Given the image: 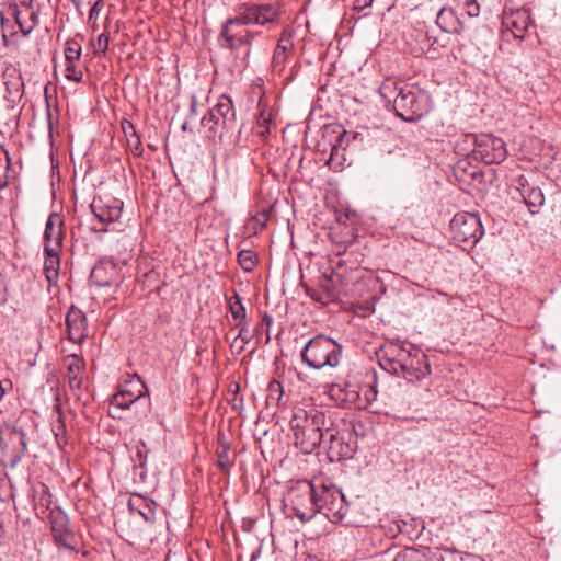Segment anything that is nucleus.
<instances>
[{"instance_id":"obj_60","label":"nucleus","mask_w":561,"mask_h":561,"mask_svg":"<svg viewBox=\"0 0 561 561\" xmlns=\"http://www.w3.org/2000/svg\"><path fill=\"white\" fill-rule=\"evenodd\" d=\"M465 3H477V0H465Z\"/></svg>"},{"instance_id":"obj_58","label":"nucleus","mask_w":561,"mask_h":561,"mask_svg":"<svg viewBox=\"0 0 561 561\" xmlns=\"http://www.w3.org/2000/svg\"><path fill=\"white\" fill-rule=\"evenodd\" d=\"M257 554H259V551H257V552H254V553L252 554L251 561H254V560L256 559V556H257Z\"/></svg>"},{"instance_id":"obj_63","label":"nucleus","mask_w":561,"mask_h":561,"mask_svg":"<svg viewBox=\"0 0 561 561\" xmlns=\"http://www.w3.org/2000/svg\"><path fill=\"white\" fill-rule=\"evenodd\" d=\"M5 301H0V306L3 305Z\"/></svg>"},{"instance_id":"obj_47","label":"nucleus","mask_w":561,"mask_h":561,"mask_svg":"<svg viewBox=\"0 0 561 561\" xmlns=\"http://www.w3.org/2000/svg\"><path fill=\"white\" fill-rule=\"evenodd\" d=\"M310 297H311L313 300H316V301H318V302H320V304H322V305H327V304L331 302V301H330L331 299H333V297H334V293H333V291L328 290V291H327V294H325V297H324V296H322V295L320 296V295H316V294H310Z\"/></svg>"},{"instance_id":"obj_42","label":"nucleus","mask_w":561,"mask_h":561,"mask_svg":"<svg viewBox=\"0 0 561 561\" xmlns=\"http://www.w3.org/2000/svg\"><path fill=\"white\" fill-rule=\"evenodd\" d=\"M534 185L529 183L525 175H518L514 179V187L519 193L520 197L527 193Z\"/></svg>"},{"instance_id":"obj_43","label":"nucleus","mask_w":561,"mask_h":561,"mask_svg":"<svg viewBox=\"0 0 561 561\" xmlns=\"http://www.w3.org/2000/svg\"><path fill=\"white\" fill-rule=\"evenodd\" d=\"M268 214L266 211H262L251 219V224L253 225L254 233H257L259 231L263 230L267 222Z\"/></svg>"},{"instance_id":"obj_38","label":"nucleus","mask_w":561,"mask_h":561,"mask_svg":"<svg viewBox=\"0 0 561 561\" xmlns=\"http://www.w3.org/2000/svg\"><path fill=\"white\" fill-rule=\"evenodd\" d=\"M402 364H403V362H399L398 358L379 359L380 367L383 370H386L387 373L394 375V376H401Z\"/></svg>"},{"instance_id":"obj_2","label":"nucleus","mask_w":561,"mask_h":561,"mask_svg":"<svg viewBox=\"0 0 561 561\" xmlns=\"http://www.w3.org/2000/svg\"><path fill=\"white\" fill-rule=\"evenodd\" d=\"M379 93L389 103L394 95V113L405 122H416L430 112L431 98L426 91L420 88L408 84L399 88L394 82L388 80L380 85Z\"/></svg>"},{"instance_id":"obj_37","label":"nucleus","mask_w":561,"mask_h":561,"mask_svg":"<svg viewBox=\"0 0 561 561\" xmlns=\"http://www.w3.org/2000/svg\"><path fill=\"white\" fill-rule=\"evenodd\" d=\"M10 165V159L7 150L0 146V190L7 186L4 179Z\"/></svg>"},{"instance_id":"obj_62","label":"nucleus","mask_w":561,"mask_h":561,"mask_svg":"<svg viewBox=\"0 0 561 561\" xmlns=\"http://www.w3.org/2000/svg\"><path fill=\"white\" fill-rule=\"evenodd\" d=\"M370 391L374 392V396L377 394V391H375L373 387L370 388Z\"/></svg>"},{"instance_id":"obj_6","label":"nucleus","mask_w":561,"mask_h":561,"mask_svg":"<svg viewBox=\"0 0 561 561\" xmlns=\"http://www.w3.org/2000/svg\"><path fill=\"white\" fill-rule=\"evenodd\" d=\"M453 239L457 243L473 247L483 237L484 229L478 214L469 211L457 213L450 221Z\"/></svg>"},{"instance_id":"obj_26","label":"nucleus","mask_w":561,"mask_h":561,"mask_svg":"<svg viewBox=\"0 0 561 561\" xmlns=\"http://www.w3.org/2000/svg\"><path fill=\"white\" fill-rule=\"evenodd\" d=\"M121 125L127 140L128 149L134 156L140 157L144 152V148L134 124L128 119H124Z\"/></svg>"},{"instance_id":"obj_31","label":"nucleus","mask_w":561,"mask_h":561,"mask_svg":"<svg viewBox=\"0 0 561 561\" xmlns=\"http://www.w3.org/2000/svg\"><path fill=\"white\" fill-rule=\"evenodd\" d=\"M260 114L257 116V134L262 137H265L270 134V124L272 122V112L268 110L267 105L263 103L261 99L259 102Z\"/></svg>"},{"instance_id":"obj_49","label":"nucleus","mask_w":561,"mask_h":561,"mask_svg":"<svg viewBox=\"0 0 561 561\" xmlns=\"http://www.w3.org/2000/svg\"><path fill=\"white\" fill-rule=\"evenodd\" d=\"M103 0H96L89 12V20L96 19L102 11Z\"/></svg>"},{"instance_id":"obj_8","label":"nucleus","mask_w":561,"mask_h":561,"mask_svg":"<svg viewBox=\"0 0 561 561\" xmlns=\"http://www.w3.org/2000/svg\"><path fill=\"white\" fill-rule=\"evenodd\" d=\"M245 24L241 23V19L236 14L233 18L227 19L221 25L220 33L218 35V44L221 48L229 49L231 51L239 49L241 46H251L256 33L244 28ZM251 49L248 48L247 56H249Z\"/></svg>"},{"instance_id":"obj_59","label":"nucleus","mask_w":561,"mask_h":561,"mask_svg":"<svg viewBox=\"0 0 561 561\" xmlns=\"http://www.w3.org/2000/svg\"><path fill=\"white\" fill-rule=\"evenodd\" d=\"M263 319L266 320L268 323L272 322V318L268 316H265Z\"/></svg>"},{"instance_id":"obj_18","label":"nucleus","mask_w":561,"mask_h":561,"mask_svg":"<svg viewBox=\"0 0 561 561\" xmlns=\"http://www.w3.org/2000/svg\"><path fill=\"white\" fill-rule=\"evenodd\" d=\"M62 221L57 214H50L44 230V250L54 248V250H61L62 248Z\"/></svg>"},{"instance_id":"obj_29","label":"nucleus","mask_w":561,"mask_h":561,"mask_svg":"<svg viewBox=\"0 0 561 561\" xmlns=\"http://www.w3.org/2000/svg\"><path fill=\"white\" fill-rule=\"evenodd\" d=\"M111 270L113 274L108 277H105L106 267L104 265L95 266L90 275L91 282L98 287H112L117 285L114 266H111Z\"/></svg>"},{"instance_id":"obj_40","label":"nucleus","mask_w":561,"mask_h":561,"mask_svg":"<svg viewBox=\"0 0 561 561\" xmlns=\"http://www.w3.org/2000/svg\"><path fill=\"white\" fill-rule=\"evenodd\" d=\"M65 77L68 80L80 82L82 81L83 72L76 67L75 61H66Z\"/></svg>"},{"instance_id":"obj_1","label":"nucleus","mask_w":561,"mask_h":561,"mask_svg":"<svg viewBox=\"0 0 561 561\" xmlns=\"http://www.w3.org/2000/svg\"><path fill=\"white\" fill-rule=\"evenodd\" d=\"M289 424L294 432L295 445L304 454H311L321 444H325L327 417L318 407H295Z\"/></svg>"},{"instance_id":"obj_56","label":"nucleus","mask_w":561,"mask_h":561,"mask_svg":"<svg viewBox=\"0 0 561 561\" xmlns=\"http://www.w3.org/2000/svg\"><path fill=\"white\" fill-rule=\"evenodd\" d=\"M427 561H444L440 556H432Z\"/></svg>"},{"instance_id":"obj_50","label":"nucleus","mask_w":561,"mask_h":561,"mask_svg":"<svg viewBox=\"0 0 561 561\" xmlns=\"http://www.w3.org/2000/svg\"><path fill=\"white\" fill-rule=\"evenodd\" d=\"M218 466L221 470H228L230 467V461L225 453L218 455Z\"/></svg>"},{"instance_id":"obj_54","label":"nucleus","mask_w":561,"mask_h":561,"mask_svg":"<svg viewBox=\"0 0 561 561\" xmlns=\"http://www.w3.org/2000/svg\"><path fill=\"white\" fill-rule=\"evenodd\" d=\"M26 13L28 15V21L34 22V28H35L39 22L38 14L34 10H31V9L26 10Z\"/></svg>"},{"instance_id":"obj_22","label":"nucleus","mask_w":561,"mask_h":561,"mask_svg":"<svg viewBox=\"0 0 561 561\" xmlns=\"http://www.w3.org/2000/svg\"><path fill=\"white\" fill-rule=\"evenodd\" d=\"M348 512V504L341 490H333V501L330 502L323 515L332 523H340Z\"/></svg>"},{"instance_id":"obj_30","label":"nucleus","mask_w":561,"mask_h":561,"mask_svg":"<svg viewBox=\"0 0 561 561\" xmlns=\"http://www.w3.org/2000/svg\"><path fill=\"white\" fill-rule=\"evenodd\" d=\"M409 351L402 344L391 342L381 348L378 357L379 359L398 358L399 362H404V358H408Z\"/></svg>"},{"instance_id":"obj_3","label":"nucleus","mask_w":561,"mask_h":561,"mask_svg":"<svg viewBox=\"0 0 561 561\" xmlns=\"http://www.w3.org/2000/svg\"><path fill=\"white\" fill-rule=\"evenodd\" d=\"M342 351V345L335 340L319 334L307 342L300 357L304 364L316 370L335 368L340 365Z\"/></svg>"},{"instance_id":"obj_48","label":"nucleus","mask_w":561,"mask_h":561,"mask_svg":"<svg viewBox=\"0 0 561 561\" xmlns=\"http://www.w3.org/2000/svg\"><path fill=\"white\" fill-rule=\"evenodd\" d=\"M466 13L470 18H477L480 14L479 3H465Z\"/></svg>"},{"instance_id":"obj_28","label":"nucleus","mask_w":561,"mask_h":561,"mask_svg":"<svg viewBox=\"0 0 561 561\" xmlns=\"http://www.w3.org/2000/svg\"><path fill=\"white\" fill-rule=\"evenodd\" d=\"M523 202L527 206L530 214L539 213V209L545 205V195L542 190L535 185L522 196Z\"/></svg>"},{"instance_id":"obj_15","label":"nucleus","mask_w":561,"mask_h":561,"mask_svg":"<svg viewBox=\"0 0 561 561\" xmlns=\"http://www.w3.org/2000/svg\"><path fill=\"white\" fill-rule=\"evenodd\" d=\"M531 19L529 10L516 9L510 12H504L503 27L510 31L515 38L523 39L525 37L528 27L530 26Z\"/></svg>"},{"instance_id":"obj_5","label":"nucleus","mask_w":561,"mask_h":561,"mask_svg":"<svg viewBox=\"0 0 561 561\" xmlns=\"http://www.w3.org/2000/svg\"><path fill=\"white\" fill-rule=\"evenodd\" d=\"M284 503L301 522L310 520L317 514L314 482L308 480L295 482L287 491Z\"/></svg>"},{"instance_id":"obj_21","label":"nucleus","mask_w":561,"mask_h":561,"mask_svg":"<svg viewBox=\"0 0 561 561\" xmlns=\"http://www.w3.org/2000/svg\"><path fill=\"white\" fill-rule=\"evenodd\" d=\"M436 24L445 33L459 34L463 26L451 8L443 7L436 14Z\"/></svg>"},{"instance_id":"obj_45","label":"nucleus","mask_w":561,"mask_h":561,"mask_svg":"<svg viewBox=\"0 0 561 561\" xmlns=\"http://www.w3.org/2000/svg\"><path fill=\"white\" fill-rule=\"evenodd\" d=\"M148 450L146 447V444L141 442L140 446L137 447L136 451V461L138 462L139 467H144L147 461Z\"/></svg>"},{"instance_id":"obj_33","label":"nucleus","mask_w":561,"mask_h":561,"mask_svg":"<svg viewBox=\"0 0 561 561\" xmlns=\"http://www.w3.org/2000/svg\"><path fill=\"white\" fill-rule=\"evenodd\" d=\"M8 14L14 18L15 23L19 25L23 36H27L34 30V22L22 18V11L16 7H9Z\"/></svg>"},{"instance_id":"obj_20","label":"nucleus","mask_w":561,"mask_h":561,"mask_svg":"<svg viewBox=\"0 0 561 561\" xmlns=\"http://www.w3.org/2000/svg\"><path fill=\"white\" fill-rule=\"evenodd\" d=\"M84 362L78 355H70L67 358V380L72 391L82 388Z\"/></svg>"},{"instance_id":"obj_4","label":"nucleus","mask_w":561,"mask_h":561,"mask_svg":"<svg viewBox=\"0 0 561 561\" xmlns=\"http://www.w3.org/2000/svg\"><path fill=\"white\" fill-rule=\"evenodd\" d=\"M201 125L210 140L222 139L233 133L237 119L232 100L228 95H220L215 106L201 119Z\"/></svg>"},{"instance_id":"obj_14","label":"nucleus","mask_w":561,"mask_h":561,"mask_svg":"<svg viewBox=\"0 0 561 561\" xmlns=\"http://www.w3.org/2000/svg\"><path fill=\"white\" fill-rule=\"evenodd\" d=\"M430 374L431 368L426 360V356L420 350L411 348L409 351L408 358H404L402 364L401 377L410 382H414Z\"/></svg>"},{"instance_id":"obj_7","label":"nucleus","mask_w":561,"mask_h":561,"mask_svg":"<svg viewBox=\"0 0 561 561\" xmlns=\"http://www.w3.org/2000/svg\"><path fill=\"white\" fill-rule=\"evenodd\" d=\"M466 142L472 144V153L486 164L501 163L507 156L506 145L502 138L490 134H468Z\"/></svg>"},{"instance_id":"obj_12","label":"nucleus","mask_w":561,"mask_h":561,"mask_svg":"<svg viewBox=\"0 0 561 561\" xmlns=\"http://www.w3.org/2000/svg\"><path fill=\"white\" fill-rule=\"evenodd\" d=\"M237 15L245 25H266L274 23L279 16L278 9L271 3H240L236 8Z\"/></svg>"},{"instance_id":"obj_44","label":"nucleus","mask_w":561,"mask_h":561,"mask_svg":"<svg viewBox=\"0 0 561 561\" xmlns=\"http://www.w3.org/2000/svg\"><path fill=\"white\" fill-rule=\"evenodd\" d=\"M93 46L95 54L104 55L108 48V37L105 34H100Z\"/></svg>"},{"instance_id":"obj_27","label":"nucleus","mask_w":561,"mask_h":561,"mask_svg":"<svg viewBox=\"0 0 561 561\" xmlns=\"http://www.w3.org/2000/svg\"><path fill=\"white\" fill-rule=\"evenodd\" d=\"M333 490L339 489L332 484L327 485L324 483H314V500L317 503V513H323L328 508L330 502L333 501Z\"/></svg>"},{"instance_id":"obj_11","label":"nucleus","mask_w":561,"mask_h":561,"mask_svg":"<svg viewBox=\"0 0 561 561\" xmlns=\"http://www.w3.org/2000/svg\"><path fill=\"white\" fill-rule=\"evenodd\" d=\"M47 519L54 542L59 548L75 552L76 548L71 545L75 534L70 527L68 514L59 505H55L48 513Z\"/></svg>"},{"instance_id":"obj_57","label":"nucleus","mask_w":561,"mask_h":561,"mask_svg":"<svg viewBox=\"0 0 561 561\" xmlns=\"http://www.w3.org/2000/svg\"><path fill=\"white\" fill-rule=\"evenodd\" d=\"M195 110H196V100H195V99H193V100H192V103H191V112H192V113H195Z\"/></svg>"},{"instance_id":"obj_23","label":"nucleus","mask_w":561,"mask_h":561,"mask_svg":"<svg viewBox=\"0 0 561 561\" xmlns=\"http://www.w3.org/2000/svg\"><path fill=\"white\" fill-rule=\"evenodd\" d=\"M60 251L61 250H54V248L44 250V274L49 286L57 285L59 279Z\"/></svg>"},{"instance_id":"obj_55","label":"nucleus","mask_w":561,"mask_h":561,"mask_svg":"<svg viewBox=\"0 0 561 561\" xmlns=\"http://www.w3.org/2000/svg\"><path fill=\"white\" fill-rule=\"evenodd\" d=\"M357 3L359 7H368L373 3V0H365L363 4L360 3L359 0H357Z\"/></svg>"},{"instance_id":"obj_46","label":"nucleus","mask_w":561,"mask_h":561,"mask_svg":"<svg viewBox=\"0 0 561 561\" xmlns=\"http://www.w3.org/2000/svg\"><path fill=\"white\" fill-rule=\"evenodd\" d=\"M13 436L18 439L21 445V453L24 454L26 450V435L22 430H15Z\"/></svg>"},{"instance_id":"obj_34","label":"nucleus","mask_w":561,"mask_h":561,"mask_svg":"<svg viewBox=\"0 0 561 561\" xmlns=\"http://www.w3.org/2000/svg\"><path fill=\"white\" fill-rule=\"evenodd\" d=\"M229 310L236 321L245 320V307L243 306L242 300L237 293H234V295L229 300Z\"/></svg>"},{"instance_id":"obj_53","label":"nucleus","mask_w":561,"mask_h":561,"mask_svg":"<svg viewBox=\"0 0 561 561\" xmlns=\"http://www.w3.org/2000/svg\"><path fill=\"white\" fill-rule=\"evenodd\" d=\"M5 84H7V90L9 93L14 92L15 94H18L20 85H22V82H21L20 78H16V81L14 83H12V85H9L8 82H5Z\"/></svg>"},{"instance_id":"obj_10","label":"nucleus","mask_w":561,"mask_h":561,"mask_svg":"<svg viewBox=\"0 0 561 561\" xmlns=\"http://www.w3.org/2000/svg\"><path fill=\"white\" fill-rule=\"evenodd\" d=\"M124 203L110 195L93 198L90 209L101 227H94L95 231H107L106 226L116 222L123 211Z\"/></svg>"},{"instance_id":"obj_32","label":"nucleus","mask_w":561,"mask_h":561,"mask_svg":"<svg viewBox=\"0 0 561 561\" xmlns=\"http://www.w3.org/2000/svg\"><path fill=\"white\" fill-rule=\"evenodd\" d=\"M284 388L280 381L272 379L267 386L266 403L267 405H279L283 399Z\"/></svg>"},{"instance_id":"obj_51","label":"nucleus","mask_w":561,"mask_h":561,"mask_svg":"<svg viewBox=\"0 0 561 561\" xmlns=\"http://www.w3.org/2000/svg\"><path fill=\"white\" fill-rule=\"evenodd\" d=\"M12 4L10 7H19L25 8V10L31 9L33 0H12Z\"/></svg>"},{"instance_id":"obj_9","label":"nucleus","mask_w":561,"mask_h":561,"mask_svg":"<svg viewBox=\"0 0 561 561\" xmlns=\"http://www.w3.org/2000/svg\"><path fill=\"white\" fill-rule=\"evenodd\" d=\"M141 399H146L150 404L149 390L146 383L138 375L128 376V379L119 385L117 392L112 397L111 404L127 410L131 404Z\"/></svg>"},{"instance_id":"obj_52","label":"nucleus","mask_w":561,"mask_h":561,"mask_svg":"<svg viewBox=\"0 0 561 561\" xmlns=\"http://www.w3.org/2000/svg\"><path fill=\"white\" fill-rule=\"evenodd\" d=\"M7 23H9V20H7L4 18V15L2 14L1 15V27H2V37H3V42H4V46H8L9 45V42H8V35H7Z\"/></svg>"},{"instance_id":"obj_25","label":"nucleus","mask_w":561,"mask_h":561,"mask_svg":"<svg viewBox=\"0 0 561 561\" xmlns=\"http://www.w3.org/2000/svg\"><path fill=\"white\" fill-rule=\"evenodd\" d=\"M54 411L56 413V420L51 422V431L59 447H64L67 444V430L64 415L61 412V403L59 396L55 398Z\"/></svg>"},{"instance_id":"obj_17","label":"nucleus","mask_w":561,"mask_h":561,"mask_svg":"<svg viewBox=\"0 0 561 561\" xmlns=\"http://www.w3.org/2000/svg\"><path fill=\"white\" fill-rule=\"evenodd\" d=\"M294 49V43L290 35L283 33L272 57V70L282 75L285 70L286 62Z\"/></svg>"},{"instance_id":"obj_41","label":"nucleus","mask_w":561,"mask_h":561,"mask_svg":"<svg viewBox=\"0 0 561 561\" xmlns=\"http://www.w3.org/2000/svg\"><path fill=\"white\" fill-rule=\"evenodd\" d=\"M393 561H420V553L413 548H407L400 551Z\"/></svg>"},{"instance_id":"obj_16","label":"nucleus","mask_w":561,"mask_h":561,"mask_svg":"<svg viewBox=\"0 0 561 561\" xmlns=\"http://www.w3.org/2000/svg\"><path fill=\"white\" fill-rule=\"evenodd\" d=\"M66 325L68 339L77 344H80L88 336V325L84 312L71 306L66 316Z\"/></svg>"},{"instance_id":"obj_24","label":"nucleus","mask_w":561,"mask_h":561,"mask_svg":"<svg viewBox=\"0 0 561 561\" xmlns=\"http://www.w3.org/2000/svg\"><path fill=\"white\" fill-rule=\"evenodd\" d=\"M33 501L38 516L44 515L47 511L50 512L53 495L45 483L39 482L33 486Z\"/></svg>"},{"instance_id":"obj_35","label":"nucleus","mask_w":561,"mask_h":561,"mask_svg":"<svg viewBox=\"0 0 561 561\" xmlns=\"http://www.w3.org/2000/svg\"><path fill=\"white\" fill-rule=\"evenodd\" d=\"M238 263L245 272H251L256 265V255L251 250H241L238 253Z\"/></svg>"},{"instance_id":"obj_19","label":"nucleus","mask_w":561,"mask_h":561,"mask_svg":"<svg viewBox=\"0 0 561 561\" xmlns=\"http://www.w3.org/2000/svg\"><path fill=\"white\" fill-rule=\"evenodd\" d=\"M332 457L351 458L353 450L348 444H345L339 432L325 427V444H321Z\"/></svg>"},{"instance_id":"obj_36","label":"nucleus","mask_w":561,"mask_h":561,"mask_svg":"<svg viewBox=\"0 0 561 561\" xmlns=\"http://www.w3.org/2000/svg\"><path fill=\"white\" fill-rule=\"evenodd\" d=\"M81 56V45L73 39L66 42L65 58L66 61H76Z\"/></svg>"},{"instance_id":"obj_39","label":"nucleus","mask_w":561,"mask_h":561,"mask_svg":"<svg viewBox=\"0 0 561 561\" xmlns=\"http://www.w3.org/2000/svg\"><path fill=\"white\" fill-rule=\"evenodd\" d=\"M236 327L239 329V332L234 339V343L237 340H241L242 345L240 346V350H243L244 344H248L252 340V334L248 330V323L245 320L237 321Z\"/></svg>"},{"instance_id":"obj_13","label":"nucleus","mask_w":561,"mask_h":561,"mask_svg":"<svg viewBox=\"0 0 561 561\" xmlns=\"http://www.w3.org/2000/svg\"><path fill=\"white\" fill-rule=\"evenodd\" d=\"M330 398L336 403V405L365 408L367 399H362L360 389L357 383L344 381L342 383H333L329 388Z\"/></svg>"},{"instance_id":"obj_61","label":"nucleus","mask_w":561,"mask_h":561,"mask_svg":"<svg viewBox=\"0 0 561 561\" xmlns=\"http://www.w3.org/2000/svg\"><path fill=\"white\" fill-rule=\"evenodd\" d=\"M182 129H183V130H186V129H187V124H186V123H184V124H183Z\"/></svg>"}]
</instances>
